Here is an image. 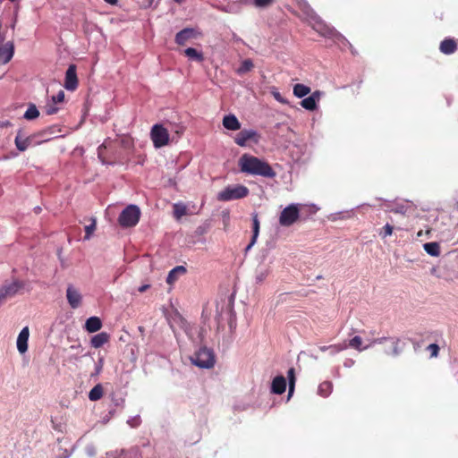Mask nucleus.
<instances>
[{
    "instance_id": "13",
    "label": "nucleus",
    "mask_w": 458,
    "mask_h": 458,
    "mask_svg": "<svg viewBox=\"0 0 458 458\" xmlns=\"http://www.w3.org/2000/svg\"><path fill=\"white\" fill-rule=\"evenodd\" d=\"M66 297L68 303L72 309H77L81 303V294L77 289L73 288L72 285H69L67 288Z\"/></svg>"
},
{
    "instance_id": "27",
    "label": "nucleus",
    "mask_w": 458,
    "mask_h": 458,
    "mask_svg": "<svg viewBox=\"0 0 458 458\" xmlns=\"http://www.w3.org/2000/svg\"><path fill=\"white\" fill-rule=\"evenodd\" d=\"M103 396V387L101 385H96L89 394V398L90 401H98L101 399Z\"/></svg>"
},
{
    "instance_id": "43",
    "label": "nucleus",
    "mask_w": 458,
    "mask_h": 458,
    "mask_svg": "<svg viewBox=\"0 0 458 458\" xmlns=\"http://www.w3.org/2000/svg\"><path fill=\"white\" fill-rule=\"evenodd\" d=\"M321 96V92L319 90L314 91L310 97L314 98V101L317 103V101L319 100Z\"/></svg>"
},
{
    "instance_id": "12",
    "label": "nucleus",
    "mask_w": 458,
    "mask_h": 458,
    "mask_svg": "<svg viewBox=\"0 0 458 458\" xmlns=\"http://www.w3.org/2000/svg\"><path fill=\"white\" fill-rule=\"evenodd\" d=\"M312 28L314 30H316L319 35L325 37V38H334L336 34H337V31L327 25L323 21L321 20H317L313 25H312Z\"/></svg>"
},
{
    "instance_id": "21",
    "label": "nucleus",
    "mask_w": 458,
    "mask_h": 458,
    "mask_svg": "<svg viewBox=\"0 0 458 458\" xmlns=\"http://www.w3.org/2000/svg\"><path fill=\"white\" fill-rule=\"evenodd\" d=\"M102 327V321L98 317H90L86 320L85 329L89 333H95Z\"/></svg>"
},
{
    "instance_id": "29",
    "label": "nucleus",
    "mask_w": 458,
    "mask_h": 458,
    "mask_svg": "<svg viewBox=\"0 0 458 458\" xmlns=\"http://www.w3.org/2000/svg\"><path fill=\"white\" fill-rule=\"evenodd\" d=\"M38 116H39V111L37 109L36 106L33 104H30L29 106L28 109L26 110V112L24 113V115H23V117L29 121L36 119Z\"/></svg>"
},
{
    "instance_id": "20",
    "label": "nucleus",
    "mask_w": 458,
    "mask_h": 458,
    "mask_svg": "<svg viewBox=\"0 0 458 458\" xmlns=\"http://www.w3.org/2000/svg\"><path fill=\"white\" fill-rule=\"evenodd\" d=\"M22 287V284L15 281L8 285H4L0 288V292L3 293L4 298L12 297L16 294V293Z\"/></svg>"
},
{
    "instance_id": "11",
    "label": "nucleus",
    "mask_w": 458,
    "mask_h": 458,
    "mask_svg": "<svg viewBox=\"0 0 458 458\" xmlns=\"http://www.w3.org/2000/svg\"><path fill=\"white\" fill-rule=\"evenodd\" d=\"M38 134H33L30 136L25 137L22 134V130L20 129L17 131V135L14 140L15 146L18 150L23 152L25 151L34 141V140L37 138Z\"/></svg>"
},
{
    "instance_id": "24",
    "label": "nucleus",
    "mask_w": 458,
    "mask_h": 458,
    "mask_svg": "<svg viewBox=\"0 0 458 458\" xmlns=\"http://www.w3.org/2000/svg\"><path fill=\"white\" fill-rule=\"evenodd\" d=\"M192 34L193 30L191 29L182 30L176 34L175 42L178 45H184L192 37Z\"/></svg>"
},
{
    "instance_id": "45",
    "label": "nucleus",
    "mask_w": 458,
    "mask_h": 458,
    "mask_svg": "<svg viewBox=\"0 0 458 458\" xmlns=\"http://www.w3.org/2000/svg\"><path fill=\"white\" fill-rule=\"evenodd\" d=\"M12 125H13V123L8 120L0 122V127H2V128L11 127Z\"/></svg>"
},
{
    "instance_id": "4",
    "label": "nucleus",
    "mask_w": 458,
    "mask_h": 458,
    "mask_svg": "<svg viewBox=\"0 0 458 458\" xmlns=\"http://www.w3.org/2000/svg\"><path fill=\"white\" fill-rule=\"evenodd\" d=\"M191 360L193 364L202 369L213 368L216 362L214 352L207 347H202L197 351L191 357Z\"/></svg>"
},
{
    "instance_id": "28",
    "label": "nucleus",
    "mask_w": 458,
    "mask_h": 458,
    "mask_svg": "<svg viewBox=\"0 0 458 458\" xmlns=\"http://www.w3.org/2000/svg\"><path fill=\"white\" fill-rule=\"evenodd\" d=\"M184 53H185L186 56H188L189 58L194 59V60H196L198 62H202L203 59H204L202 53L197 51L193 47L186 48L184 50Z\"/></svg>"
},
{
    "instance_id": "39",
    "label": "nucleus",
    "mask_w": 458,
    "mask_h": 458,
    "mask_svg": "<svg viewBox=\"0 0 458 458\" xmlns=\"http://www.w3.org/2000/svg\"><path fill=\"white\" fill-rule=\"evenodd\" d=\"M275 0H253V4L258 8H266L271 5Z\"/></svg>"
},
{
    "instance_id": "34",
    "label": "nucleus",
    "mask_w": 458,
    "mask_h": 458,
    "mask_svg": "<svg viewBox=\"0 0 458 458\" xmlns=\"http://www.w3.org/2000/svg\"><path fill=\"white\" fill-rule=\"evenodd\" d=\"M301 106L309 111H313L317 108V103L313 98L308 97L301 101Z\"/></svg>"
},
{
    "instance_id": "7",
    "label": "nucleus",
    "mask_w": 458,
    "mask_h": 458,
    "mask_svg": "<svg viewBox=\"0 0 458 458\" xmlns=\"http://www.w3.org/2000/svg\"><path fill=\"white\" fill-rule=\"evenodd\" d=\"M150 137L155 148H162L169 142L168 131L161 124H155L151 128Z\"/></svg>"
},
{
    "instance_id": "41",
    "label": "nucleus",
    "mask_w": 458,
    "mask_h": 458,
    "mask_svg": "<svg viewBox=\"0 0 458 458\" xmlns=\"http://www.w3.org/2000/svg\"><path fill=\"white\" fill-rule=\"evenodd\" d=\"M64 100V92L60 90L55 96L52 97L53 104L62 103Z\"/></svg>"
},
{
    "instance_id": "36",
    "label": "nucleus",
    "mask_w": 458,
    "mask_h": 458,
    "mask_svg": "<svg viewBox=\"0 0 458 458\" xmlns=\"http://www.w3.org/2000/svg\"><path fill=\"white\" fill-rule=\"evenodd\" d=\"M344 348H345V346H342L340 344H331L328 346H326V345L320 346L319 350L321 352H326V351L329 350L331 354H335V353L343 351Z\"/></svg>"
},
{
    "instance_id": "52",
    "label": "nucleus",
    "mask_w": 458,
    "mask_h": 458,
    "mask_svg": "<svg viewBox=\"0 0 458 458\" xmlns=\"http://www.w3.org/2000/svg\"><path fill=\"white\" fill-rule=\"evenodd\" d=\"M11 2H14L15 0H10Z\"/></svg>"
},
{
    "instance_id": "51",
    "label": "nucleus",
    "mask_w": 458,
    "mask_h": 458,
    "mask_svg": "<svg viewBox=\"0 0 458 458\" xmlns=\"http://www.w3.org/2000/svg\"><path fill=\"white\" fill-rule=\"evenodd\" d=\"M420 235H422V232H421V231H420V232L418 233V236H420Z\"/></svg>"
},
{
    "instance_id": "42",
    "label": "nucleus",
    "mask_w": 458,
    "mask_h": 458,
    "mask_svg": "<svg viewBox=\"0 0 458 458\" xmlns=\"http://www.w3.org/2000/svg\"><path fill=\"white\" fill-rule=\"evenodd\" d=\"M55 104H50L46 106V113L47 114H54L58 112V108L55 106Z\"/></svg>"
},
{
    "instance_id": "2",
    "label": "nucleus",
    "mask_w": 458,
    "mask_h": 458,
    "mask_svg": "<svg viewBox=\"0 0 458 458\" xmlns=\"http://www.w3.org/2000/svg\"><path fill=\"white\" fill-rule=\"evenodd\" d=\"M134 146L133 140L128 135H123L120 139L110 140L107 139L103 144L98 148V156L104 164H111L112 162L106 160L104 157V150L106 148H113L115 147H121L125 151H130Z\"/></svg>"
},
{
    "instance_id": "15",
    "label": "nucleus",
    "mask_w": 458,
    "mask_h": 458,
    "mask_svg": "<svg viewBox=\"0 0 458 458\" xmlns=\"http://www.w3.org/2000/svg\"><path fill=\"white\" fill-rule=\"evenodd\" d=\"M29 336L30 329L28 327H25L21 329L17 338V349L20 353L27 352Z\"/></svg>"
},
{
    "instance_id": "46",
    "label": "nucleus",
    "mask_w": 458,
    "mask_h": 458,
    "mask_svg": "<svg viewBox=\"0 0 458 458\" xmlns=\"http://www.w3.org/2000/svg\"><path fill=\"white\" fill-rule=\"evenodd\" d=\"M148 288H149V285H148V284H144V285H142V286H140V287L139 288V292L143 293V292H145V291H146L147 289H148Z\"/></svg>"
},
{
    "instance_id": "17",
    "label": "nucleus",
    "mask_w": 458,
    "mask_h": 458,
    "mask_svg": "<svg viewBox=\"0 0 458 458\" xmlns=\"http://www.w3.org/2000/svg\"><path fill=\"white\" fill-rule=\"evenodd\" d=\"M286 389V379L284 376H276L271 385V393L282 394Z\"/></svg>"
},
{
    "instance_id": "9",
    "label": "nucleus",
    "mask_w": 458,
    "mask_h": 458,
    "mask_svg": "<svg viewBox=\"0 0 458 458\" xmlns=\"http://www.w3.org/2000/svg\"><path fill=\"white\" fill-rule=\"evenodd\" d=\"M378 343H388L389 346L385 349V353L391 356H397L401 353V349L399 348L400 339L399 338H386L382 337L379 339H376L373 341V344Z\"/></svg>"
},
{
    "instance_id": "44",
    "label": "nucleus",
    "mask_w": 458,
    "mask_h": 458,
    "mask_svg": "<svg viewBox=\"0 0 458 458\" xmlns=\"http://www.w3.org/2000/svg\"><path fill=\"white\" fill-rule=\"evenodd\" d=\"M274 98L280 103H285V100L282 98L279 92H273Z\"/></svg>"
},
{
    "instance_id": "25",
    "label": "nucleus",
    "mask_w": 458,
    "mask_h": 458,
    "mask_svg": "<svg viewBox=\"0 0 458 458\" xmlns=\"http://www.w3.org/2000/svg\"><path fill=\"white\" fill-rule=\"evenodd\" d=\"M423 248L425 251L432 257L440 256V245L437 242H427L423 245Z\"/></svg>"
},
{
    "instance_id": "37",
    "label": "nucleus",
    "mask_w": 458,
    "mask_h": 458,
    "mask_svg": "<svg viewBox=\"0 0 458 458\" xmlns=\"http://www.w3.org/2000/svg\"><path fill=\"white\" fill-rule=\"evenodd\" d=\"M96 226H97L96 219L92 218L90 225L85 226V236H84L85 240H89L92 233L96 230Z\"/></svg>"
},
{
    "instance_id": "8",
    "label": "nucleus",
    "mask_w": 458,
    "mask_h": 458,
    "mask_svg": "<svg viewBox=\"0 0 458 458\" xmlns=\"http://www.w3.org/2000/svg\"><path fill=\"white\" fill-rule=\"evenodd\" d=\"M259 139V134L254 130H242L234 137V142L241 147L246 146L249 140L258 143Z\"/></svg>"
},
{
    "instance_id": "23",
    "label": "nucleus",
    "mask_w": 458,
    "mask_h": 458,
    "mask_svg": "<svg viewBox=\"0 0 458 458\" xmlns=\"http://www.w3.org/2000/svg\"><path fill=\"white\" fill-rule=\"evenodd\" d=\"M186 273V268L183 266H177L173 268L166 278V283L169 284H174L177 279L179 275H183Z\"/></svg>"
},
{
    "instance_id": "22",
    "label": "nucleus",
    "mask_w": 458,
    "mask_h": 458,
    "mask_svg": "<svg viewBox=\"0 0 458 458\" xmlns=\"http://www.w3.org/2000/svg\"><path fill=\"white\" fill-rule=\"evenodd\" d=\"M109 339L110 335L106 332H101L91 338L90 344L92 347L98 349L106 344Z\"/></svg>"
},
{
    "instance_id": "38",
    "label": "nucleus",
    "mask_w": 458,
    "mask_h": 458,
    "mask_svg": "<svg viewBox=\"0 0 458 458\" xmlns=\"http://www.w3.org/2000/svg\"><path fill=\"white\" fill-rule=\"evenodd\" d=\"M393 231H394V227L389 225V224H386L380 231L379 233V235L384 239L387 236H390L392 233H393Z\"/></svg>"
},
{
    "instance_id": "26",
    "label": "nucleus",
    "mask_w": 458,
    "mask_h": 458,
    "mask_svg": "<svg viewBox=\"0 0 458 458\" xmlns=\"http://www.w3.org/2000/svg\"><path fill=\"white\" fill-rule=\"evenodd\" d=\"M310 92V88L304 84H295L293 87V94L297 98H303Z\"/></svg>"
},
{
    "instance_id": "31",
    "label": "nucleus",
    "mask_w": 458,
    "mask_h": 458,
    "mask_svg": "<svg viewBox=\"0 0 458 458\" xmlns=\"http://www.w3.org/2000/svg\"><path fill=\"white\" fill-rule=\"evenodd\" d=\"M333 389V385L329 381L322 382L318 386V393L321 396L327 397L330 394Z\"/></svg>"
},
{
    "instance_id": "10",
    "label": "nucleus",
    "mask_w": 458,
    "mask_h": 458,
    "mask_svg": "<svg viewBox=\"0 0 458 458\" xmlns=\"http://www.w3.org/2000/svg\"><path fill=\"white\" fill-rule=\"evenodd\" d=\"M64 88L67 90L73 91L78 87V78L76 73V65H69L65 72Z\"/></svg>"
},
{
    "instance_id": "47",
    "label": "nucleus",
    "mask_w": 458,
    "mask_h": 458,
    "mask_svg": "<svg viewBox=\"0 0 458 458\" xmlns=\"http://www.w3.org/2000/svg\"><path fill=\"white\" fill-rule=\"evenodd\" d=\"M105 2H106L107 4H110L112 5H114L117 4L118 0H104Z\"/></svg>"
},
{
    "instance_id": "18",
    "label": "nucleus",
    "mask_w": 458,
    "mask_h": 458,
    "mask_svg": "<svg viewBox=\"0 0 458 458\" xmlns=\"http://www.w3.org/2000/svg\"><path fill=\"white\" fill-rule=\"evenodd\" d=\"M439 50L445 55H452L457 50V43L454 38H446L441 41Z\"/></svg>"
},
{
    "instance_id": "35",
    "label": "nucleus",
    "mask_w": 458,
    "mask_h": 458,
    "mask_svg": "<svg viewBox=\"0 0 458 458\" xmlns=\"http://www.w3.org/2000/svg\"><path fill=\"white\" fill-rule=\"evenodd\" d=\"M361 344H362V339L360 336H354L353 338H352L349 342V346L353 348V349H356L358 351H363L365 349H367L368 347H361Z\"/></svg>"
},
{
    "instance_id": "48",
    "label": "nucleus",
    "mask_w": 458,
    "mask_h": 458,
    "mask_svg": "<svg viewBox=\"0 0 458 458\" xmlns=\"http://www.w3.org/2000/svg\"><path fill=\"white\" fill-rule=\"evenodd\" d=\"M5 300L4 296L3 295V293L0 292V306L2 305V303L4 302V301Z\"/></svg>"
},
{
    "instance_id": "49",
    "label": "nucleus",
    "mask_w": 458,
    "mask_h": 458,
    "mask_svg": "<svg viewBox=\"0 0 458 458\" xmlns=\"http://www.w3.org/2000/svg\"><path fill=\"white\" fill-rule=\"evenodd\" d=\"M403 208L402 207V208H397V209H393V211L395 212V213H403Z\"/></svg>"
},
{
    "instance_id": "32",
    "label": "nucleus",
    "mask_w": 458,
    "mask_h": 458,
    "mask_svg": "<svg viewBox=\"0 0 458 458\" xmlns=\"http://www.w3.org/2000/svg\"><path fill=\"white\" fill-rule=\"evenodd\" d=\"M253 67V62L250 59H245L242 62L240 67L237 69V73L244 74L250 72Z\"/></svg>"
},
{
    "instance_id": "50",
    "label": "nucleus",
    "mask_w": 458,
    "mask_h": 458,
    "mask_svg": "<svg viewBox=\"0 0 458 458\" xmlns=\"http://www.w3.org/2000/svg\"><path fill=\"white\" fill-rule=\"evenodd\" d=\"M175 3L181 4H182L185 0H174Z\"/></svg>"
},
{
    "instance_id": "1",
    "label": "nucleus",
    "mask_w": 458,
    "mask_h": 458,
    "mask_svg": "<svg viewBox=\"0 0 458 458\" xmlns=\"http://www.w3.org/2000/svg\"><path fill=\"white\" fill-rule=\"evenodd\" d=\"M240 170L242 173L251 175H259L266 178H274L276 173L271 165L257 157L243 154L239 159Z\"/></svg>"
},
{
    "instance_id": "14",
    "label": "nucleus",
    "mask_w": 458,
    "mask_h": 458,
    "mask_svg": "<svg viewBox=\"0 0 458 458\" xmlns=\"http://www.w3.org/2000/svg\"><path fill=\"white\" fill-rule=\"evenodd\" d=\"M14 45L12 41L6 42L0 47V64H7L13 56Z\"/></svg>"
},
{
    "instance_id": "30",
    "label": "nucleus",
    "mask_w": 458,
    "mask_h": 458,
    "mask_svg": "<svg viewBox=\"0 0 458 458\" xmlns=\"http://www.w3.org/2000/svg\"><path fill=\"white\" fill-rule=\"evenodd\" d=\"M173 209H174V216L176 219H180L182 216H185L186 212H187V208L182 203L174 204Z\"/></svg>"
},
{
    "instance_id": "5",
    "label": "nucleus",
    "mask_w": 458,
    "mask_h": 458,
    "mask_svg": "<svg viewBox=\"0 0 458 458\" xmlns=\"http://www.w3.org/2000/svg\"><path fill=\"white\" fill-rule=\"evenodd\" d=\"M249 189L244 185L227 186L218 192L217 199L220 201H230L240 199L249 195Z\"/></svg>"
},
{
    "instance_id": "40",
    "label": "nucleus",
    "mask_w": 458,
    "mask_h": 458,
    "mask_svg": "<svg viewBox=\"0 0 458 458\" xmlns=\"http://www.w3.org/2000/svg\"><path fill=\"white\" fill-rule=\"evenodd\" d=\"M427 350L429 351L431 358H437L438 356L439 346L437 344H430L427 347Z\"/></svg>"
},
{
    "instance_id": "16",
    "label": "nucleus",
    "mask_w": 458,
    "mask_h": 458,
    "mask_svg": "<svg viewBox=\"0 0 458 458\" xmlns=\"http://www.w3.org/2000/svg\"><path fill=\"white\" fill-rule=\"evenodd\" d=\"M251 216H252V237H251L250 242L246 247V251H248L256 243L259 233V228H260V223L259 220L258 213H256V212L252 213Z\"/></svg>"
},
{
    "instance_id": "33",
    "label": "nucleus",
    "mask_w": 458,
    "mask_h": 458,
    "mask_svg": "<svg viewBox=\"0 0 458 458\" xmlns=\"http://www.w3.org/2000/svg\"><path fill=\"white\" fill-rule=\"evenodd\" d=\"M287 377L289 380V395H291L294 391V386H295V369L294 368H290L287 371Z\"/></svg>"
},
{
    "instance_id": "3",
    "label": "nucleus",
    "mask_w": 458,
    "mask_h": 458,
    "mask_svg": "<svg viewBox=\"0 0 458 458\" xmlns=\"http://www.w3.org/2000/svg\"><path fill=\"white\" fill-rule=\"evenodd\" d=\"M140 217V208L136 205H129L119 215L118 222L122 227H133L138 224Z\"/></svg>"
},
{
    "instance_id": "6",
    "label": "nucleus",
    "mask_w": 458,
    "mask_h": 458,
    "mask_svg": "<svg viewBox=\"0 0 458 458\" xmlns=\"http://www.w3.org/2000/svg\"><path fill=\"white\" fill-rule=\"evenodd\" d=\"M300 217V209L298 205L290 204L286 208H284L279 216V224L282 226H291L293 225Z\"/></svg>"
},
{
    "instance_id": "19",
    "label": "nucleus",
    "mask_w": 458,
    "mask_h": 458,
    "mask_svg": "<svg viewBox=\"0 0 458 458\" xmlns=\"http://www.w3.org/2000/svg\"><path fill=\"white\" fill-rule=\"evenodd\" d=\"M223 126L230 131H238L241 129V123L234 114H227L223 118Z\"/></svg>"
}]
</instances>
